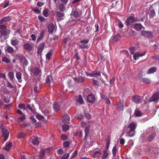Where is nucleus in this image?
Here are the masks:
<instances>
[{
	"mask_svg": "<svg viewBox=\"0 0 159 159\" xmlns=\"http://www.w3.org/2000/svg\"><path fill=\"white\" fill-rule=\"evenodd\" d=\"M128 33L130 36H136L135 31L133 30L130 29L128 31Z\"/></svg>",
	"mask_w": 159,
	"mask_h": 159,
	"instance_id": "37998d69",
	"label": "nucleus"
},
{
	"mask_svg": "<svg viewBox=\"0 0 159 159\" xmlns=\"http://www.w3.org/2000/svg\"><path fill=\"white\" fill-rule=\"evenodd\" d=\"M46 81L47 83H51L52 81V76L51 75H48L46 77Z\"/></svg>",
	"mask_w": 159,
	"mask_h": 159,
	"instance_id": "f704fd0d",
	"label": "nucleus"
},
{
	"mask_svg": "<svg viewBox=\"0 0 159 159\" xmlns=\"http://www.w3.org/2000/svg\"><path fill=\"white\" fill-rule=\"evenodd\" d=\"M3 92L5 94H8L10 93V92L9 90L6 88H4L2 89Z\"/></svg>",
	"mask_w": 159,
	"mask_h": 159,
	"instance_id": "0e129e2a",
	"label": "nucleus"
},
{
	"mask_svg": "<svg viewBox=\"0 0 159 159\" xmlns=\"http://www.w3.org/2000/svg\"><path fill=\"white\" fill-rule=\"evenodd\" d=\"M25 119V116L24 114L22 115V116L18 118V122H21L24 120Z\"/></svg>",
	"mask_w": 159,
	"mask_h": 159,
	"instance_id": "49530a36",
	"label": "nucleus"
},
{
	"mask_svg": "<svg viewBox=\"0 0 159 159\" xmlns=\"http://www.w3.org/2000/svg\"><path fill=\"white\" fill-rule=\"evenodd\" d=\"M70 144V143L68 141H66L63 143V146L64 148L68 147Z\"/></svg>",
	"mask_w": 159,
	"mask_h": 159,
	"instance_id": "6e6d98bb",
	"label": "nucleus"
},
{
	"mask_svg": "<svg viewBox=\"0 0 159 159\" xmlns=\"http://www.w3.org/2000/svg\"><path fill=\"white\" fill-rule=\"evenodd\" d=\"M156 133H151L147 137V140L149 142L152 141L155 138L156 136Z\"/></svg>",
	"mask_w": 159,
	"mask_h": 159,
	"instance_id": "4468645a",
	"label": "nucleus"
},
{
	"mask_svg": "<svg viewBox=\"0 0 159 159\" xmlns=\"http://www.w3.org/2000/svg\"><path fill=\"white\" fill-rule=\"evenodd\" d=\"M44 45L45 43L44 42H42L39 45L37 51L38 54L41 55V53L44 49Z\"/></svg>",
	"mask_w": 159,
	"mask_h": 159,
	"instance_id": "f8f14e48",
	"label": "nucleus"
},
{
	"mask_svg": "<svg viewBox=\"0 0 159 159\" xmlns=\"http://www.w3.org/2000/svg\"><path fill=\"white\" fill-rule=\"evenodd\" d=\"M45 33V31L44 30H42L41 31L40 33L39 34V36L38 37L37 41V42H39L41 41H42L43 39V37L44 35V34Z\"/></svg>",
	"mask_w": 159,
	"mask_h": 159,
	"instance_id": "a878e982",
	"label": "nucleus"
},
{
	"mask_svg": "<svg viewBox=\"0 0 159 159\" xmlns=\"http://www.w3.org/2000/svg\"><path fill=\"white\" fill-rule=\"evenodd\" d=\"M110 139L109 138H108V139H107V141L106 142V150H108L109 149V146H110Z\"/></svg>",
	"mask_w": 159,
	"mask_h": 159,
	"instance_id": "79ce46f5",
	"label": "nucleus"
},
{
	"mask_svg": "<svg viewBox=\"0 0 159 159\" xmlns=\"http://www.w3.org/2000/svg\"><path fill=\"white\" fill-rule=\"evenodd\" d=\"M159 99V94L158 93H155L151 97L150 102L155 101Z\"/></svg>",
	"mask_w": 159,
	"mask_h": 159,
	"instance_id": "aec40b11",
	"label": "nucleus"
},
{
	"mask_svg": "<svg viewBox=\"0 0 159 159\" xmlns=\"http://www.w3.org/2000/svg\"><path fill=\"white\" fill-rule=\"evenodd\" d=\"M103 154L102 155V159H105L108 157L109 154L107 150H103Z\"/></svg>",
	"mask_w": 159,
	"mask_h": 159,
	"instance_id": "4c0bfd02",
	"label": "nucleus"
},
{
	"mask_svg": "<svg viewBox=\"0 0 159 159\" xmlns=\"http://www.w3.org/2000/svg\"><path fill=\"white\" fill-rule=\"evenodd\" d=\"M101 155L100 152L99 151H95L93 155V157L94 158H98L100 157Z\"/></svg>",
	"mask_w": 159,
	"mask_h": 159,
	"instance_id": "c9c22d12",
	"label": "nucleus"
},
{
	"mask_svg": "<svg viewBox=\"0 0 159 159\" xmlns=\"http://www.w3.org/2000/svg\"><path fill=\"white\" fill-rule=\"evenodd\" d=\"M69 153H66L64 154L62 157V159H67L69 157Z\"/></svg>",
	"mask_w": 159,
	"mask_h": 159,
	"instance_id": "680f3d73",
	"label": "nucleus"
},
{
	"mask_svg": "<svg viewBox=\"0 0 159 159\" xmlns=\"http://www.w3.org/2000/svg\"><path fill=\"white\" fill-rule=\"evenodd\" d=\"M3 100L4 102L6 103H8L9 102V98L8 96L5 97L4 96L3 98Z\"/></svg>",
	"mask_w": 159,
	"mask_h": 159,
	"instance_id": "864d4df0",
	"label": "nucleus"
},
{
	"mask_svg": "<svg viewBox=\"0 0 159 159\" xmlns=\"http://www.w3.org/2000/svg\"><path fill=\"white\" fill-rule=\"evenodd\" d=\"M2 136L4 137V141H5L9 137V132H8L7 128L4 127L2 125Z\"/></svg>",
	"mask_w": 159,
	"mask_h": 159,
	"instance_id": "423d86ee",
	"label": "nucleus"
},
{
	"mask_svg": "<svg viewBox=\"0 0 159 159\" xmlns=\"http://www.w3.org/2000/svg\"><path fill=\"white\" fill-rule=\"evenodd\" d=\"M32 72L35 76L40 75V71L37 68H34L32 70Z\"/></svg>",
	"mask_w": 159,
	"mask_h": 159,
	"instance_id": "bb28decb",
	"label": "nucleus"
},
{
	"mask_svg": "<svg viewBox=\"0 0 159 159\" xmlns=\"http://www.w3.org/2000/svg\"><path fill=\"white\" fill-rule=\"evenodd\" d=\"M139 20L135 19L134 17L132 16L129 17L125 20V23L127 26L132 25L135 22L138 21Z\"/></svg>",
	"mask_w": 159,
	"mask_h": 159,
	"instance_id": "7ed1b4c3",
	"label": "nucleus"
},
{
	"mask_svg": "<svg viewBox=\"0 0 159 159\" xmlns=\"http://www.w3.org/2000/svg\"><path fill=\"white\" fill-rule=\"evenodd\" d=\"M6 81H7V87L11 88H14V86L10 83V82L8 80H6Z\"/></svg>",
	"mask_w": 159,
	"mask_h": 159,
	"instance_id": "bf43d9fd",
	"label": "nucleus"
},
{
	"mask_svg": "<svg viewBox=\"0 0 159 159\" xmlns=\"http://www.w3.org/2000/svg\"><path fill=\"white\" fill-rule=\"evenodd\" d=\"M141 35L149 39H152L153 38L152 34L151 31L143 30L141 32Z\"/></svg>",
	"mask_w": 159,
	"mask_h": 159,
	"instance_id": "39448f33",
	"label": "nucleus"
},
{
	"mask_svg": "<svg viewBox=\"0 0 159 159\" xmlns=\"http://www.w3.org/2000/svg\"><path fill=\"white\" fill-rule=\"evenodd\" d=\"M8 75L10 80L13 82H14L15 77L14 73L11 72H9L8 73Z\"/></svg>",
	"mask_w": 159,
	"mask_h": 159,
	"instance_id": "7c9ffc66",
	"label": "nucleus"
},
{
	"mask_svg": "<svg viewBox=\"0 0 159 159\" xmlns=\"http://www.w3.org/2000/svg\"><path fill=\"white\" fill-rule=\"evenodd\" d=\"M32 11L38 14H39L41 12L38 9L33 8L32 9Z\"/></svg>",
	"mask_w": 159,
	"mask_h": 159,
	"instance_id": "69168bd1",
	"label": "nucleus"
},
{
	"mask_svg": "<svg viewBox=\"0 0 159 159\" xmlns=\"http://www.w3.org/2000/svg\"><path fill=\"white\" fill-rule=\"evenodd\" d=\"M35 114H36V116L37 118L39 120H42L43 119H44V117L42 115L39 114V113L37 112Z\"/></svg>",
	"mask_w": 159,
	"mask_h": 159,
	"instance_id": "a18cd8bd",
	"label": "nucleus"
},
{
	"mask_svg": "<svg viewBox=\"0 0 159 159\" xmlns=\"http://www.w3.org/2000/svg\"><path fill=\"white\" fill-rule=\"evenodd\" d=\"M118 152V150L115 146H114L112 150V152L113 156L115 157L116 155L117 152Z\"/></svg>",
	"mask_w": 159,
	"mask_h": 159,
	"instance_id": "58836bf2",
	"label": "nucleus"
},
{
	"mask_svg": "<svg viewBox=\"0 0 159 159\" xmlns=\"http://www.w3.org/2000/svg\"><path fill=\"white\" fill-rule=\"evenodd\" d=\"M61 138L62 140L65 141L67 139L68 136L65 134H62L61 135Z\"/></svg>",
	"mask_w": 159,
	"mask_h": 159,
	"instance_id": "e2e57ef3",
	"label": "nucleus"
},
{
	"mask_svg": "<svg viewBox=\"0 0 159 159\" xmlns=\"http://www.w3.org/2000/svg\"><path fill=\"white\" fill-rule=\"evenodd\" d=\"M135 50L136 48L134 47H131L129 48L130 52L132 54H134V51H135Z\"/></svg>",
	"mask_w": 159,
	"mask_h": 159,
	"instance_id": "5fc2aeb1",
	"label": "nucleus"
},
{
	"mask_svg": "<svg viewBox=\"0 0 159 159\" xmlns=\"http://www.w3.org/2000/svg\"><path fill=\"white\" fill-rule=\"evenodd\" d=\"M90 127L89 125L87 126L85 128L84 130L85 132V136L84 137V139L86 140L87 138L86 137L88 136V134H89V130L90 129Z\"/></svg>",
	"mask_w": 159,
	"mask_h": 159,
	"instance_id": "c756f323",
	"label": "nucleus"
},
{
	"mask_svg": "<svg viewBox=\"0 0 159 159\" xmlns=\"http://www.w3.org/2000/svg\"><path fill=\"white\" fill-rule=\"evenodd\" d=\"M2 19L4 22L8 21L10 20V18L9 16H6Z\"/></svg>",
	"mask_w": 159,
	"mask_h": 159,
	"instance_id": "338daca9",
	"label": "nucleus"
},
{
	"mask_svg": "<svg viewBox=\"0 0 159 159\" xmlns=\"http://www.w3.org/2000/svg\"><path fill=\"white\" fill-rule=\"evenodd\" d=\"M91 30V28L90 26H87L86 28V33L88 34L90 33V32Z\"/></svg>",
	"mask_w": 159,
	"mask_h": 159,
	"instance_id": "774afa93",
	"label": "nucleus"
},
{
	"mask_svg": "<svg viewBox=\"0 0 159 159\" xmlns=\"http://www.w3.org/2000/svg\"><path fill=\"white\" fill-rule=\"evenodd\" d=\"M48 10V9H46L43 11V15L45 17H47L48 16L49 13Z\"/></svg>",
	"mask_w": 159,
	"mask_h": 159,
	"instance_id": "603ef678",
	"label": "nucleus"
},
{
	"mask_svg": "<svg viewBox=\"0 0 159 159\" xmlns=\"http://www.w3.org/2000/svg\"><path fill=\"white\" fill-rule=\"evenodd\" d=\"M137 126V124L134 122H131L129 124L126 128V135L129 137L134 136L135 134V129Z\"/></svg>",
	"mask_w": 159,
	"mask_h": 159,
	"instance_id": "f03ea898",
	"label": "nucleus"
},
{
	"mask_svg": "<svg viewBox=\"0 0 159 159\" xmlns=\"http://www.w3.org/2000/svg\"><path fill=\"white\" fill-rule=\"evenodd\" d=\"M48 28L49 33L50 34H52L55 30V26L52 23L49 24L48 26Z\"/></svg>",
	"mask_w": 159,
	"mask_h": 159,
	"instance_id": "9d476101",
	"label": "nucleus"
},
{
	"mask_svg": "<svg viewBox=\"0 0 159 159\" xmlns=\"http://www.w3.org/2000/svg\"><path fill=\"white\" fill-rule=\"evenodd\" d=\"M145 53L146 52H144L143 53H136L133 56L134 59L136 60V59H138L139 57L144 56Z\"/></svg>",
	"mask_w": 159,
	"mask_h": 159,
	"instance_id": "b1692460",
	"label": "nucleus"
},
{
	"mask_svg": "<svg viewBox=\"0 0 159 159\" xmlns=\"http://www.w3.org/2000/svg\"><path fill=\"white\" fill-rule=\"evenodd\" d=\"M45 151L44 150L41 151L39 153V157H40V159H42L44 157L45 154Z\"/></svg>",
	"mask_w": 159,
	"mask_h": 159,
	"instance_id": "09e8293b",
	"label": "nucleus"
},
{
	"mask_svg": "<svg viewBox=\"0 0 159 159\" xmlns=\"http://www.w3.org/2000/svg\"><path fill=\"white\" fill-rule=\"evenodd\" d=\"M58 7L61 12H63L66 10L65 6L63 3H60L58 6Z\"/></svg>",
	"mask_w": 159,
	"mask_h": 159,
	"instance_id": "c85d7f7f",
	"label": "nucleus"
},
{
	"mask_svg": "<svg viewBox=\"0 0 159 159\" xmlns=\"http://www.w3.org/2000/svg\"><path fill=\"white\" fill-rule=\"evenodd\" d=\"M92 77H101V72L100 71H98L96 70H95L94 71L92 72Z\"/></svg>",
	"mask_w": 159,
	"mask_h": 159,
	"instance_id": "dca6fc26",
	"label": "nucleus"
},
{
	"mask_svg": "<svg viewBox=\"0 0 159 159\" xmlns=\"http://www.w3.org/2000/svg\"><path fill=\"white\" fill-rule=\"evenodd\" d=\"M143 98L138 95H135L132 96L131 101L136 104L141 103L142 102Z\"/></svg>",
	"mask_w": 159,
	"mask_h": 159,
	"instance_id": "20e7f679",
	"label": "nucleus"
},
{
	"mask_svg": "<svg viewBox=\"0 0 159 159\" xmlns=\"http://www.w3.org/2000/svg\"><path fill=\"white\" fill-rule=\"evenodd\" d=\"M56 15L58 18V21L59 20V21L64 19L65 17V14L62 12L57 11L56 12Z\"/></svg>",
	"mask_w": 159,
	"mask_h": 159,
	"instance_id": "6e6552de",
	"label": "nucleus"
},
{
	"mask_svg": "<svg viewBox=\"0 0 159 159\" xmlns=\"http://www.w3.org/2000/svg\"><path fill=\"white\" fill-rule=\"evenodd\" d=\"M89 42V40L84 39L80 42V44L79 45V47L80 49H85L87 48V45Z\"/></svg>",
	"mask_w": 159,
	"mask_h": 159,
	"instance_id": "0eeeda50",
	"label": "nucleus"
},
{
	"mask_svg": "<svg viewBox=\"0 0 159 159\" xmlns=\"http://www.w3.org/2000/svg\"><path fill=\"white\" fill-rule=\"evenodd\" d=\"M2 61H4L7 63H9L10 61V60L6 57H3L2 58Z\"/></svg>",
	"mask_w": 159,
	"mask_h": 159,
	"instance_id": "4d7b16f0",
	"label": "nucleus"
},
{
	"mask_svg": "<svg viewBox=\"0 0 159 159\" xmlns=\"http://www.w3.org/2000/svg\"><path fill=\"white\" fill-rule=\"evenodd\" d=\"M5 50L7 52L11 54H12L14 52V49L9 45H7L5 47Z\"/></svg>",
	"mask_w": 159,
	"mask_h": 159,
	"instance_id": "f3484780",
	"label": "nucleus"
},
{
	"mask_svg": "<svg viewBox=\"0 0 159 159\" xmlns=\"http://www.w3.org/2000/svg\"><path fill=\"white\" fill-rule=\"evenodd\" d=\"M74 79L78 83H83L85 80L84 78L82 76L78 77H75L74 78Z\"/></svg>",
	"mask_w": 159,
	"mask_h": 159,
	"instance_id": "a211bd4d",
	"label": "nucleus"
},
{
	"mask_svg": "<svg viewBox=\"0 0 159 159\" xmlns=\"http://www.w3.org/2000/svg\"><path fill=\"white\" fill-rule=\"evenodd\" d=\"M26 107L28 108L35 115V114L36 113V112L35 110L33 109L31 107L30 105L28 104L26 106Z\"/></svg>",
	"mask_w": 159,
	"mask_h": 159,
	"instance_id": "a19ab883",
	"label": "nucleus"
},
{
	"mask_svg": "<svg viewBox=\"0 0 159 159\" xmlns=\"http://www.w3.org/2000/svg\"><path fill=\"white\" fill-rule=\"evenodd\" d=\"M120 36L119 34H117L113 37L112 41L113 42H116L118 41L120 39Z\"/></svg>",
	"mask_w": 159,
	"mask_h": 159,
	"instance_id": "e433bc0d",
	"label": "nucleus"
},
{
	"mask_svg": "<svg viewBox=\"0 0 159 159\" xmlns=\"http://www.w3.org/2000/svg\"><path fill=\"white\" fill-rule=\"evenodd\" d=\"M10 33V30H9L5 29L0 31V34L2 35L5 37L7 36Z\"/></svg>",
	"mask_w": 159,
	"mask_h": 159,
	"instance_id": "2eb2a0df",
	"label": "nucleus"
},
{
	"mask_svg": "<svg viewBox=\"0 0 159 159\" xmlns=\"http://www.w3.org/2000/svg\"><path fill=\"white\" fill-rule=\"evenodd\" d=\"M29 142L32 143L34 145H38L39 143L38 137L34 136L30 139Z\"/></svg>",
	"mask_w": 159,
	"mask_h": 159,
	"instance_id": "1a4fd4ad",
	"label": "nucleus"
},
{
	"mask_svg": "<svg viewBox=\"0 0 159 159\" xmlns=\"http://www.w3.org/2000/svg\"><path fill=\"white\" fill-rule=\"evenodd\" d=\"M77 151H75L71 154L70 158L71 159H73L77 155Z\"/></svg>",
	"mask_w": 159,
	"mask_h": 159,
	"instance_id": "052dcab7",
	"label": "nucleus"
},
{
	"mask_svg": "<svg viewBox=\"0 0 159 159\" xmlns=\"http://www.w3.org/2000/svg\"><path fill=\"white\" fill-rule=\"evenodd\" d=\"M76 103H75V105L76 106H78L79 105L78 103H79L80 104H82L84 103V100L83 99L82 96L80 95H79L78 97L76 100Z\"/></svg>",
	"mask_w": 159,
	"mask_h": 159,
	"instance_id": "6ab92c4d",
	"label": "nucleus"
},
{
	"mask_svg": "<svg viewBox=\"0 0 159 159\" xmlns=\"http://www.w3.org/2000/svg\"><path fill=\"white\" fill-rule=\"evenodd\" d=\"M137 126V124L134 122H131L129 124L126 128V135L129 137L134 136L135 134V129Z\"/></svg>",
	"mask_w": 159,
	"mask_h": 159,
	"instance_id": "f257e3e1",
	"label": "nucleus"
},
{
	"mask_svg": "<svg viewBox=\"0 0 159 159\" xmlns=\"http://www.w3.org/2000/svg\"><path fill=\"white\" fill-rule=\"evenodd\" d=\"M143 82L145 83H150L151 81L150 79L148 78H143L142 79Z\"/></svg>",
	"mask_w": 159,
	"mask_h": 159,
	"instance_id": "3c124183",
	"label": "nucleus"
},
{
	"mask_svg": "<svg viewBox=\"0 0 159 159\" xmlns=\"http://www.w3.org/2000/svg\"><path fill=\"white\" fill-rule=\"evenodd\" d=\"M69 126L68 125H63L62 126L63 131L64 132L66 131L69 129Z\"/></svg>",
	"mask_w": 159,
	"mask_h": 159,
	"instance_id": "c03bdc74",
	"label": "nucleus"
},
{
	"mask_svg": "<svg viewBox=\"0 0 159 159\" xmlns=\"http://www.w3.org/2000/svg\"><path fill=\"white\" fill-rule=\"evenodd\" d=\"M62 122L63 123H68L70 121V117L69 116L67 115H65L62 120Z\"/></svg>",
	"mask_w": 159,
	"mask_h": 159,
	"instance_id": "393cba45",
	"label": "nucleus"
},
{
	"mask_svg": "<svg viewBox=\"0 0 159 159\" xmlns=\"http://www.w3.org/2000/svg\"><path fill=\"white\" fill-rule=\"evenodd\" d=\"M134 26V29L138 31H140L143 28L145 29L141 24L135 23Z\"/></svg>",
	"mask_w": 159,
	"mask_h": 159,
	"instance_id": "5701e85b",
	"label": "nucleus"
},
{
	"mask_svg": "<svg viewBox=\"0 0 159 159\" xmlns=\"http://www.w3.org/2000/svg\"><path fill=\"white\" fill-rule=\"evenodd\" d=\"M134 114L137 116H139L142 115V113L140 111L136 110L135 111Z\"/></svg>",
	"mask_w": 159,
	"mask_h": 159,
	"instance_id": "8fccbe9b",
	"label": "nucleus"
},
{
	"mask_svg": "<svg viewBox=\"0 0 159 159\" xmlns=\"http://www.w3.org/2000/svg\"><path fill=\"white\" fill-rule=\"evenodd\" d=\"M18 58V60H19L20 62H22V61H25V57L22 55H19L17 56Z\"/></svg>",
	"mask_w": 159,
	"mask_h": 159,
	"instance_id": "ea45409f",
	"label": "nucleus"
},
{
	"mask_svg": "<svg viewBox=\"0 0 159 159\" xmlns=\"http://www.w3.org/2000/svg\"><path fill=\"white\" fill-rule=\"evenodd\" d=\"M87 100L90 103H93L95 100V96L92 94H89L87 96Z\"/></svg>",
	"mask_w": 159,
	"mask_h": 159,
	"instance_id": "9b49d317",
	"label": "nucleus"
},
{
	"mask_svg": "<svg viewBox=\"0 0 159 159\" xmlns=\"http://www.w3.org/2000/svg\"><path fill=\"white\" fill-rule=\"evenodd\" d=\"M71 15L73 16L74 17L78 18L79 17L80 15L78 13V11L76 9L73 8L72 11L71 13Z\"/></svg>",
	"mask_w": 159,
	"mask_h": 159,
	"instance_id": "4be33fe9",
	"label": "nucleus"
},
{
	"mask_svg": "<svg viewBox=\"0 0 159 159\" xmlns=\"http://www.w3.org/2000/svg\"><path fill=\"white\" fill-rule=\"evenodd\" d=\"M11 44L15 47L16 50L17 49H18L17 46L18 45L19 43V40L15 39H11Z\"/></svg>",
	"mask_w": 159,
	"mask_h": 159,
	"instance_id": "ddd939ff",
	"label": "nucleus"
},
{
	"mask_svg": "<svg viewBox=\"0 0 159 159\" xmlns=\"http://www.w3.org/2000/svg\"><path fill=\"white\" fill-rule=\"evenodd\" d=\"M21 76L22 74L20 72H16V77L19 83H21L22 82Z\"/></svg>",
	"mask_w": 159,
	"mask_h": 159,
	"instance_id": "cd10ccee",
	"label": "nucleus"
},
{
	"mask_svg": "<svg viewBox=\"0 0 159 159\" xmlns=\"http://www.w3.org/2000/svg\"><path fill=\"white\" fill-rule=\"evenodd\" d=\"M53 108L57 111H59L60 108V105L57 102H54L53 104Z\"/></svg>",
	"mask_w": 159,
	"mask_h": 159,
	"instance_id": "473e14b6",
	"label": "nucleus"
},
{
	"mask_svg": "<svg viewBox=\"0 0 159 159\" xmlns=\"http://www.w3.org/2000/svg\"><path fill=\"white\" fill-rule=\"evenodd\" d=\"M52 54L51 52H49L46 55V59L48 60H49L52 56Z\"/></svg>",
	"mask_w": 159,
	"mask_h": 159,
	"instance_id": "13d9d810",
	"label": "nucleus"
},
{
	"mask_svg": "<svg viewBox=\"0 0 159 159\" xmlns=\"http://www.w3.org/2000/svg\"><path fill=\"white\" fill-rule=\"evenodd\" d=\"M12 146V144L11 143H9L7 145L4 147L3 148V149H4L5 150H7V151H9L11 148Z\"/></svg>",
	"mask_w": 159,
	"mask_h": 159,
	"instance_id": "2f4dec72",
	"label": "nucleus"
},
{
	"mask_svg": "<svg viewBox=\"0 0 159 159\" xmlns=\"http://www.w3.org/2000/svg\"><path fill=\"white\" fill-rule=\"evenodd\" d=\"M118 110H123L124 109V106L121 103H119L117 105Z\"/></svg>",
	"mask_w": 159,
	"mask_h": 159,
	"instance_id": "de8ad7c7",
	"label": "nucleus"
},
{
	"mask_svg": "<svg viewBox=\"0 0 159 159\" xmlns=\"http://www.w3.org/2000/svg\"><path fill=\"white\" fill-rule=\"evenodd\" d=\"M24 48L28 51H31L32 49L31 45L28 43H25L24 45Z\"/></svg>",
	"mask_w": 159,
	"mask_h": 159,
	"instance_id": "412c9836",
	"label": "nucleus"
},
{
	"mask_svg": "<svg viewBox=\"0 0 159 159\" xmlns=\"http://www.w3.org/2000/svg\"><path fill=\"white\" fill-rule=\"evenodd\" d=\"M156 71V69L154 67H152L149 69L147 73L148 74H152Z\"/></svg>",
	"mask_w": 159,
	"mask_h": 159,
	"instance_id": "72a5a7b5",
	"label": "nucleus"
}]
</instances>
